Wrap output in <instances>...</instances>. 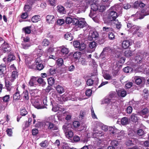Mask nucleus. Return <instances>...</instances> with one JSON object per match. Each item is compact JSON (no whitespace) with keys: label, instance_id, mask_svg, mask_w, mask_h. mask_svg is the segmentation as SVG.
Returning a JSON list of instances; mask_svg holds the SVG:
<instances>
[{"label":"nucleus","instance_id":"obj_1","mask_svg":"<svg viewBox=\"0 0 149 149\" xmlns=\"http://www.w3.org/2000/svg\"><path fill=\"white\" fill-rule=\"evenodd\" d=\"M74 25L80 28H83L87 25L84 19H74Z\"/></svg>","mask_w":149,"mask_h":149},{"label":"nucleus","instance_id":"obj_2","mask_svg":"<svg viewBox=\"0 0 149 149\" xmlns=\"http://www.w3.org/2000/svg\"><path fill=\"white\" fill-rule=\"evenodd\" d=\"M118 17L117 13L115 11H111L109 12L107 16V21L109 22L115 21Z\"/></svg>","mask_w":149,"mask_h":149},{"label":"nucleus","instance_id":"obj_3","mask_svg":"<svg viewBox=\"0 0 149 149\" xmlns=\"http://www.w3.org/2000/svg\"><path fill=\"white\" fill-rule=\"evenodd\" d=\"M36 64L38 70H41L44 68V66L42 64V60L40 58H38L36 59Z\"/></svg>","mask_w":149,"mask_h":149},{"label":"nucleus","instance_id":"obj_4","mask_svg":"<svg viewBox=\"0 0 149 149\" xmlns=\"http://www.w3.org/2000/svg\"><path fill=\"white\" fill-rule=\"evenodd\" d=\"M97 46V44L95 42L93 41L90 42L89 44V47L91 49L89 51H88V52L91 53L93 52L95 50Z\"/></svg>","mask_w":149,"mask_h":149},{"label":"nucleus","instance_id":"obj_5","mask_svg":"<svg viewBox=\"0 0 149 149\" xmlns=\"http://www.w3.org/2000/svg\"><path fill=\"white\" fill-rule=\"evenodd\" d=\"M97 0H93V3L91 4V9L96 11L99 9L98 4L97 2Z\"/></svg>","mask_w":149,"mask_h":149},{"label":"nucleus","instance_id":"obj_6","mask_svg":"<svg viewBox=\"0 0 149 149\" xmlns=\"http://www.w3.org/2000/svg\"><path fill=\"white\" fill-rule=\"evenodd\" d=\"M46 125L47 126L48 129L51 130H56L58 129V128L54 124L49 122H47Z\"/></svg>","mask_w":149,"mask_h":149},{"label":"nucleus","instance_id":"obj_7","mask_svg":"<svg viewBox=\"0 0 149 149\" xmlns=\"http://www.w3.org/2000/svg\"><path fill=\"white\" fill-rule=\"evenodd\" d=\"M37 77H32L29 82V85L31 86H34L37 84Z\"/></svg>","mask_w":149,"mask_h":149},{"label":"nucleus","instance_id":"obj_8","mask_svg":"<svg viewBox=\"0 0 149 149\" xmlns=\"http://www.w3.org/2000/svg\"><path fill=\"white\" fill-rule=\"evenodd\" d=\"M98 37V34L96 31L92 32L91 35L90 34L88 37V39L89 40H95Z\"/></svg>","mask_w":149,"mask_h":149},{"label":"nucleus","instance_id":"obj_9","mask_svg":"<svg viewBox=\"0 0 149 149\" xmlns=\"http://www.w3.org/2000/svg\"><path fill=\"white\" fill-rule=\"evenodd\" d=\"M131 45V42L129 40H125L122 42V47L124 49H126L128 48Z\"/></svg>","mask_w":149,"mask_h":149},{"label":"nucleus","instance_id":"obj_10","mask_svg":"<svg viewBox=\"0 0 149 149\" xmlns=\"http://www.w3.org/2000/svg\"><path fill=\"white\" fill-rule=\"evenodd\" d=\"M46 20L49 23H52L55 21L54 17L53 15H48L47 16Z\"/></svg>","mask_w":149,"mask_h":149},{"label":"nucleus","instance_id":"obj_11","mask_svg":"<svg viewBox=\"0 0 149 149\" xmlns=\"http://www.w3.org/2000/svg\"><path fill=\"white\" fill-rule=\"evenodd\" d=\"M3 42V43L2 45V49L5 52H9V47H8V44L4 41Z\"/></svg>","mask_w":149,"mask_h":149},{"label":"nucleus","instance_id":"obj_12","mask_svg":"<svg viewBox=\"0 0 149 149\" xmlns=\"http://www.w3.org/2000/svg\"><path fill=\"white\" fill-rule=\"evenodd\" d=\"M38 103H33V105L35 108L38 109L46 108V107L45 106L46 105L44 104V103L41 104H38Z\"/></svg>","mask_w":149,"mask_h":149},{"label":"nucleus","instance_id":"obj_13","mask_svg":"<svg viewBox=\"0 0 149 149\" xmlns=\"http://www.w3.org/2000/svg\"><path fill=\"white\" fill-rule=\"evenodd\" d=\"M148 111L147 108H144L141 111H138L137 113L138 115H139L141 116L146 115L148 113Z\"/></svg>","mask_w":149,"mask_h":149},{"label":"nucleus","instance_id":"obj_14","mask_svg":"<svg viewBox=\"0 0 149 149\" xmlns=\"http://www.w3.org/2000/svg\"><path fill=\"white\" fill-rule=\"evenodd\" d=\"M117 94L119 96L125 97L127 95V92L125 90H120L117 91Z\"/></svg>","mask_w":149,"mask_h":149},{"label":"nucleus","instance_id":"obj_15","mask_svg":"<svg viewBox=\"0 0 149 149\" xmlns=\"http://www.w3.org/2000/svg\"><path fill=\"white\" fill-rule=\"evenodd\" d=\"M57 92L60 94H62L64 92V90L62 86L60 85H58L55 87Z\"/></svg>","mask_w":149,"mask_h":149},{"label":"nucleus","instance_id":"obj_16","mask_svg":"<svg viewBox=\"0 0 149 149\" xmlns=\"http://www.w3.org/2000/svg\"><path fill=\"white\" fill-rule=\"evenodd\" d=\"M129 120L126 117H124L122 118L121 120V123L123 125H126L129 123Z\"/></svg>","mask_w":149,"mask_h":149},{"label":"nucleus","instance_id":"obj_17","mask_svg":"<svg viewBox=\"0 0 149 149\" xmlns=\"http://www.w3.org/2000/svg\"><path fill=\"white\" fill-rule=\"evenodd\" d=\"M65 38L67 40L71 41L73 38V37L72 34L69 33H67L65 35Z\"/></svg>","mask_w":149,"mask_h":149},{"label":"nucleus","instance_id":"obj_18","mask_svg":"<svg viewBox=\"0 0 149 149\" xmlns=\"http://www.w3.org/2000/svg\"><path fill=\"white\" fill-rule=\"evenodd\" d=\"M57 9L58 11L61 14H65L66 13L64 8L62 6H57Z\"/></svg>","mask_w":149,"mask_h":149},{"label":"nucleus","instance_id":"obj_19","mask_svg":"<svg viewBox=\"0 0 149 149\" xmlns=\"http://www.w3.org/2000/svg\"><path fill=\"white\" fill-rule=\"evenodd\" d=\"M22 47L24 49H27L30 47L31 45L29 42L26 43V42H22L21 44Z\"/></svg>","mask_w":149,"mask_h":149},{"label":"nucleus","instance_id":"obj_20","mask_svg":"<svg viewBox=\"0 0 149 149\" xmlns=\"http://www.w3.org/2000/svg\"><path fill=\"white\" fill-rule=\"evenodd\" d=\"M109 49L108 47L105 48L103 50V51L101 54L100 57L102 58H104L105 56L107 55V50Z\"/></svg>","mask_w":149,"mask_h":149},{"label":"nucleus","instance_id":"obj_21","mask_svg":"<svg viewBox=\"0 0 149 149\" xmlns=\"http://www.w3.org/2000/svg\"><path fill=\"white\" fill-rule=\"evenodd\" d=\"M148 15H149V12H147L146 14H143V13H140L139 12H137L136 14V15H137L138 16H139V18L140 19H141L143 18L144 16Z\"/></svg>","mask_w":149,"mask_h":149},{"label":"nucleus","instance_id":"obj_22","mask_svg":"<svg viewBox=\"0 0 149 149\" xmlns=\"http://www.w3.org/2000/svg\"><path fill=\"white\" fill-rule=\"evenodd\" d=\"M130 119L132 121L136 123L137 121L138 118H137V115L133 113L131 115Z\"/></svg>","mask_w":149,"mask_h":149},{"label":"nucleus","instance_id":"obj_23","mask_svg":"<svg viewBox=\"0 0 149 149\" xmlns=\"http://www.w3.org/2000/svg\"><path fill=\"white\" fill-rule=\"evenodd\" d=\"M74 19H72L70 17H67L66 18V22L68 24H70L71 23H72L73 24H74Z\"/></svg>","mask_w":149,"mask_h":149},{"label":"nucleus","instance_id":"obj_24","mask_svg":"<svg viewBox=\"0 0 149 149\" xmlns=\"http://www.w3.org/2000/svg\"><path fill=\"white\" fill-rule=\"evenodd\" d=\"M17 75V72L16 71H13L11 75V82H13L15 79Z\"/></svg>","mask_w":149,"mask_h":149},{"label":"nucleus","instance_id":"obj_25","mask_svg":"<svg viewBox=\"0 0 149 149\" xmlns=\"http://www.w3.org/2000/svg\"><path fill=\"white\" fill-rule=\"evenodd\" d=\"M39 145L42 148H46L48 146V144L47 141L45 140L40 143Z\"/></svg>","mask_w":149,"mask_h":149},{"label":"nucleus","instance_id":"obj_26","mask_svg":"<svg viewBox=\"0 0 149 149\" xmlns=\"http://www.w3.org/2000/svg\"><path fill=\"white\" fill-rule=\"evenodd\" d=\"M125 56L127 57H129L132 55V52L130 50H127L124 53Z\"/></svg>","mask_w":149,"mask_h":149},{"label":"nucleus","instance_id":"obj_27","mask_svg":"<svg viewBox=\"0 0 149 149\" xmlns=\"http://www.w3.org/2000/svg\"><path fill=\"white\" fill-rule=\"evenodd\" d=\"M48 82L49 84L52 86L53 85L55 82V80L54 78L52 77L49 78L48 79Z\"/></svg>","mask_w":149,"mask_h":149},{"label":"nucleus","instance_id":"obj_28","mask_svg":"<svg viewBox=\"0 0 149 149\" xmlns=\"http://www.w3.org/2000/svg\"><path fill=\"white\" fill-rule=\"evenodd\" d=\"M40 16L39 15H35L31 18V21L33 22H36L38 21L40 18Z\"/></svg>","mask_w":149,"mask_h":149},{"label":"nucleus","instance_id":"obj_29","mask_svg":"<svg viewBox=\"0 0 149 149\" xmlns=\"http://www.w3.org/2000/svg\"><path fill=\"white\" fill-rule=\"evenodd\" d=\"M73 3L72 1H67L65 3V6L68 8H70L73 6Z\"/></svg>","mask_w":149,"mask_h":149},{"label":"nucleus","instance_id":"obj_30","mask_svg":"<svg viewBox=\"0 0 149 149\" xmlns=\"http://www.w3.org/2000/svg\"><path fill=\"white\" fill-rule=\"evenodd\" d=\"M21 97L20 95L18 92H16V93L14 94L13 98L14 100H19Z\"/></svg>","mask_w":149,"mask_h":149},{"label":"nucleus","instance_id":"obj_31","mask_svg":"<svg viewBox=\"0 0 149 149\" xmlns=\"http://www.w3.org/2000/svg\"><path fill=\"white\" fill-rule=\"evenodd\" d=\"M81 54V53L80 52H77L74 53L73 55V56L74 58L78 59L80 57Z\"/></svg>","mask_w":149,"mask_h":149},{"label":"nucleus","instance_id":"obj_32","mask_svg":"<svg viewBox=\"0 0 149 149\" xmlns=\"http://www.w3.org/2000/svg\"><path fill=\"white\" fill-rule=\"evenodd\" d=\"M123 71L125 73H128L131 72L132 70V69L129 66L123 68Z\"/></svg>","mask_w":149,"mask_h":149},{"label":"nucleus","instance_id":"obj_33","mask_svg":"<svg viewBox=\"0 0 149 149\" xmlns=\"http://www.w3.org/2000/svg\"><path fill=\"white\" fill-rule=\"evenodd\" d=\"M70 125L67 123H65L63 127V129L64 131V132L65 133L68 131V128H69Z\"/></svg>","mask_w":149,"mask_h":149},{"label":"nucleus","instance_id":"obj_34","mask_svg":"<svg viewBox=\"0 0 149 149\" xmlns=\"http://www.w3.org/2000/svg\"><path fill=\"white\" fill-rule=\"evenodd\" d=\"M67 137H72L73 136V132L71 131H68L65 133Z\"/></svg>","mask_w":149,"mask_h":149},{"label":"nucleus","instance_id":"obj_35","mask_svg":"<svg viewBox=\"0 0 149 149\" xmlns=\"http://www.w3.org/2000/svg\"><path fill=\"white\" fill-rule=\"evenodd\" d=\"M49 42L47 39H44L42 43V45L43 46H47L49 44Z\"/></svg>","mask_w":149,"mask_h":149},{"label":"nucleus","instance_id":"obj_36","mask_svg":"<svg viewBox=\"0 0 149 149\" xmlns=\"http://www.w3.org/2000/svg\"><path fill=\"white\" fill-rule=\"evenodd\" d=\"M30 26L27 27L23 29V30L24 31L25 33L29 34L31 32L30 29Z\"/></svg>","mask_w":149,"mask_h":149},{"label":"nucleus","instance_id":"obj_37","mask_svg":"<svg viewBox=\"0 0 149 149\" xmlns=\"http://www.w3.org/2000/svg\"><path fill=\"white\" fill-rule=\"evenodd\" d=\"M51 105L53 106L52 110L54 111H56L58 110H60V107L56 105H54L52 104V103H51Z\"/></svg>","mask_w":149,"mask_h":149},{"label":"nucleus","instance_id":"obj_38","mask_svg":"<svg viewBox=\"0 0 149 149\" xmlns=\"http://www.w3.org/2000/svg\"><path fill=\"white\" fill-rule=\"evenodd\" d=\"M23 98L24 100L25 101H27L29 99L28 93L27 91L24 92L23 93Z\"/></svg>","mask_w":149,"mask_h":149},{"label":"nucleus","instance_id":"obj_39","mask_svg":"<svg viewBox=\"0 0 149 149\" xmlns=\"http://www.w3.org/2000/svg\"><path fill=\"white\" fill-rule=\"evenodd\" d=\"M61 52L63 54H68L69 52L68 49L67 48L63 47L61 50Z\"/></svg>","mask_w":149,"mask_h":149},{"label":"nucleus","instance_id":"obj_40","mask_svg":"<svg viewBox=\"0 0 149 149\" xmlns=\"http://www.w3.org/2000/svg\"><path fill=\"white\" fill-rule=\"evenodd\" d=\"M96 13V11L91 9L89 16L91 18L94 17L95 16Z\"/></svg>","mask_w":149,"mask_h":149},{"label":"nucleus","instance_id":"obj_41","mask_svg":"<svg viewBox=\"0 0 149 149\" xmlns=\"http://www.w3.org/2000/svg\"><path fill=\"white\" fill-rule=\"evenodd\" d=\"M86 112L84 111H81L80 112L79 116V118L80 119H82L84 118V116L86 115Z\"/></svg>","mask_w":149,"mask_h":149},{"label":"nucleus","instance_id":"obj_42","mask_svg":"<svg viewBox=\"0 0 149 149\" xmlns=\"http://www.w3.org/2000/svg\"><path fill=\"white\" fill-rule=\"evenodd\" d=\"M56 63L59 66H60L63 64V60L62 58H59L57 60Z\"/></svg>","mask_w":149,"mask_h":149},{"label":"nucleus","instance_id":"obj_43","mask_svg":"<svg viewBox=\"0 0 149 149\" xmlns=\"http://www.w3.org/2000/svg\"><path fill=\"white\" fill-rule=\"evenodd\" d=\"M93 83V80L91 79H88L86 81L87 85L88 86H92Z\"/></svg>","mask_w":149,"mask_h":149},{"label":"nucleus","instance_id":"obj_44","mask_svg":"<svg viewBox=\"0 0 149 149\" xmlns=\"http://www.w3.org/2000/svg\"><path fill=\"white\" fill-rule=\"evenodd\" d=\"M105 9V6L103 5H100L99 6L98 10L100 12H102Z\"/></svg>","mask_w":149,"mask_h":149},{"label":"nucleus","instance_id":"obj_45","mask_svg":"<svg viewBox=\"0 0 149 149\" xmlns=\"http://www.w3.org/2000/svg\"><path fill=\"white\" fill-rule=\"evenodd\" d=\"M20 114L22 116H25L27 113V111L25 109H22L20 110Z\"/></svg>","mask_w":149,"mask_h":149},{"label":"nucleus","instance_id":"obj_46","mask_svg":"<svg viewBox=\"0 0 149 149\" xmlns=\"http://www.w3.org/2000/svg\"><path fill=\"white\" fill-rule=\"evenodd\" d=\"M142 81L139 77H137L136 79L135 82L137 85H139L141 84Z\"/></svg>","mask_w":149,"mask_h":149},{"label":"nucleus","instance_id":"obj_47","mask_svg":"<svg viewBox=\"0 0 149 149\" xmlns=\"http://www.w3.org/2000/svg\"><path fill=\"white\" fill-rule=\"evenodd\" d=\"M137 133L139 136H143L145 134L144 132L142 129H139L137 131Z\"/></svg>","mask_w":149,"mask_h":149},{"label":"nucleus","instance_id":"obj_48","mask_svg":"<svg viewBox=\"0 0 149 149\" xmlns=\"http://www.w3.org/2000/svg\"><path fill=\"white\" fill-rule=\"evenodd\" d=\"M80 43L79 42L77 41H76L73 42V45L75 47L79 49L80 46Z\"/></svg>","mask_w":149,"mask_h":149},{"label":"nucleus","instance_id":"obj_49","mask_svg":"<svg viewBox=\"0 0 149 149\" xmlns=\"http://www.w3.org/2000/svg\"><path fill=\"white\" fill-rule=\"evenodd\" d=\"M48 74L50 75H52L55 73V70L54 68H50L48 71Z\"/></svg>","mask_w":149,"mask_h":149},{"label":"nucleus","instance_id":"obj_50","mask_svg":"<svg viewBox=\"0 0 149 149\" xmlns=\"http://www.w3.org/2000/svg\"><path fill=\"white\" fill-rule=\"evenodd\" d=\"M9 99V95H6L3 98V101L5 102H7L8 101Z\"/></svg>","mask_w":149,"mask_h":149},{"label":"nucleus","instance_id":"obj_51","mask_svg":"<svg viewBox=\"0 0 149 149\" xmlns=\"http://www.w3.org/2000/svg\"><path fill=\"white\" fill-rule=\"evenodd\" d=\"M115 24H116V27L117 29H120L121 26V24L120 22H119L118 20L116 21L115 22H114Z\"/></svg>","mask_w":149,"mask_h":149},{"label":"nucleus","instance_id":"obj_52","mask_svg":"<svg viewBox=\"0 0 149 149\" xmlns=\"http://www.w3.org/2000/svg\"><path fill=\"white\" fill-rule=\"evenodd\" d=\"M86 48V45L84 43L80 44V46L79 49L80 50H82Z\"/></svg>","mask_w":149,"mask_h":149},{"label":"nucleus","instance_id":"obj_53","mask_svg":"<svg viewBox=\"0 0 149 149\" xmlns=\"http://www.w3.org/2000/svg\"><path fill=\"white\" fill-rule=\"evenodd\" d=\"M57 0H48V2L50 5L53 6L56 3Z\"/></svg>","mask_w":149,"mask_h":149},{"label":"nucleus","instance_id":"obj_54","mask_svg":"<svg viewBox=\"0 0 149 149\" xmlns=\"http://www.w3.org/2000/svg\"><path fill=\"white\" fill-rule=\"evenodd\" d=\"M73 125L74 127L77 128L79 126L80 123L78 121H75L73 122Z\"/></svg>","mask_w":149,"mask_h":149},{"label":"nucleus","instance_id":"obj_55","mask_svg":"<svg viewBox=\"0 0 149 149\" xmlns=\"http://www.w3.org/2000/svg\"><path fill=\"white\" fill-rule=\"evenodd\" d=\"M103 30L106 32H109L112 31V29L107 26H104L103 28Z\"/></svg>","mask_w":149,"mask_h":149},{"label":"nucleus","instance_id":"obj_56","mask_svg":"<svg viewBox=\"0 0 149 149\" xmlns=\"http://www.w3.org/2000/svg\"><path fill=\"white\" fill-rule=\"evenodd\" d=\"M5 86L6 87L8 91H9V81L7 79L5 80Z\"/></svg>","mask_w":149,"mask_h":149},{"label":"nucleus","instance_id":"obj_57","mask_svg":"<svg viewBox=\"0 0 149 149\" xmlns=\"http://www.w3.org/2000/svg\"><path fill=\"white\" fill-rule=\"evenodd\" d=\"M109 38L110 39L113 40L115 38V35L113 33H109Z\"/></svg>","mask_w":149,"mask_h":149},{"label":"nucleus","instance_id":"obj_58","mask_svg":"<svg viewBox=\"0 0 149 149\" xmlns=\"http://www.w3.org/2000/svg\"><path fill=\"white\" fill-rule=\"evenodd\" d=\"M114 68H116V70H114L113 71V75L115 76L117 75L118 74L119 70L118 69V68H116V66L115 68H113V69Z\"/></svg>","mask_w":149,"mask_h":149},{"label":"nucleus","instance_id":"obj_59","mask_svg":"<svg viewBox=\"0 0 149 149\" xmlns=\"http://www.w3.org/2000/svg\"><path fill=\"white\" fill-rule=\"evenodd\" d=\"M92 92V91L90 89H88L86 92V95L88 96L91 95Z\"/></svg>","mask_w":149,"mask_h":149},{"label":"nucleus","instance_id":"obj_60","mask_svg":"<svg viewBox=\"0 0 149 149\" xmlns=\"http://www.w3.org/2000/svg\"><path fill=\"white\" fill-rule=\"evenodd\" d=\"M15 57L13 53L10 54V62L12 61L15 60Z\"/></svg>","mask_w":149,"mask_h":149},{"label":"nucleus","instance_id":"obj_61","mask_svg":"<svg viewBox=\"0 0 149 149\" xmlns=\"http://www.w3.org/2000/svg\"><path fill=\"white\" fill-rule=\"evenodd\" d=\"M64 22V20L63 19H60L58 20L57 21V23L60 25H62Z\"/></svg>","mask_w":149,"mask_h":149},{"label":"nucleus","instance_id":"obj_62","mask_svg":"<svg viewBox=\"0 0 149 149\" xmlns=\"http://www.w3.org/2000/svg\"><path fill=\"white\" fill-rule=\"evenodd\" d=\"M131 7V6L129 3H126L123 5V8L126 9H127Z\"/></svg>","mask_w":149,"mask_h":149},{"label":"nucleus","instance_id":"obj_63","mask_svg":"<svg viewBox=\"0 0 149 149\" xmlns=\"http://www.w3.org/2000/svg\"><path fill=\"white\" fill-rule=\"evenodd\" d=\"M132 111V108L131 106H129L127 107L126 109L127 113H131Z\"/></svg>","mask_w":149,"mask_h":149},{"label":"nucleus","instance_id":"obj_64","mask_svg":"<svg viewBox=\"0 0 149 149\" xmlns=\"http://www.w3.org/2000/svg\"><path fill=\"white\" fill-rule=\"evenodd\" d=\"M139 2L138 1H136L134 4V7L137 8L139 7Z\"/></svg>","mask_w":149,"mask_h":149}]
</instances>
